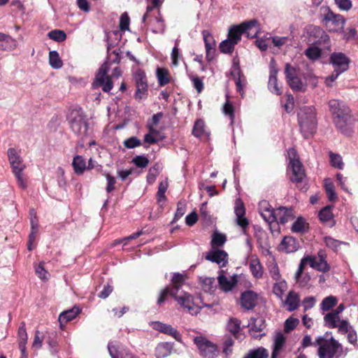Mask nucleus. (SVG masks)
<instances>
[{
    "label": "nucleus",
    "instance_id": "obj_21",
    "mask_svg": "<svg viewBox=\"0 0 358 358\" xmlns=\"http://www.w3.org/2000/svg\"><path fill=\"white\" fill-rule=\"evenodd\" d=\"M257 299V294L253 291L248 290L241 294L240 299L241 305L245 310H252L256 306Z\"/></svg>",
    "mask_w": 358,
    "mask_h": 358
},
{
    "label": "nucleus",
    "instance_id": "obj_16",
    "mask_svg": "<svg viewBox=\"0 0 358 358\" xmlns=\"http://www.w3.org/2000/svg\"><path fill=\"white\" fill-rule=\"evenodd\" d=\"M350 59L342 52H334L330 56V64L334 70L343 73L349 68Z\"/></svg>",
    "mask_w": 358,
    "mask_h": 358
},
{
    "label": "nucleus",
    "instance_id": "obj_60",
    "mask_svg": "<svg viewBox=\"0 0 358 358\" xmlns=\"http://www.w3.org/2000/svg\"><path fill=\"white\" fill-rule=\"evenodd\" d=\"M222 110L225 115L229 116L231 120V124H232L235 118L234 108L232 104L229 101H227L224 105L223 106Z\"/></svg>",
    "mask_w": 358,
    "mask_h": 358
},
{
    "label": "nucleus",
    "instance_id": "obj_24",
    "mask_svg": "<svg viewBox=\"0 0 358 358\" xmlns=\"http://www.w3.org/2000/svg\"><path fill=\"white\" fill-rule=\"evenodd\" d=\"M329 108L333 115V119L336 116L346 115L348 113H350V108L343 102H341L337 99L330 100L329 101Z\"/></svg>",
    "mask_w": 358,
    "mask_h": 358
},
{
    "label": "nucleus",
    "instance_id": "obj_38",
    "mask_svg": "<svg viewBox=\"0 0 358 358\" xmlns=\"http://www.w3.org/2000/svg\"><path fill=\"white\" fill-rule=\"evenodd\" d=\"M268 352L266 349L259 347L256 349L249 350L243 358H268Z\"/></svg>",
    "mask_w": 358,
    "mask_h": 358
},
{
    "label": "nucleus",
    "instance_id": "obj_57",
    "mask_svg": "<svg viewBox=\"0 0 358 358\" xmlns=\"http://www.w3.org/2000/svg\"><path fill=\"white\" fill-rule=\"evenodd\" d=\"M324 241L327 247L331 248L334 251H336L341 244H344V242L339 241L331 236H325Z\"/></svg>",
    "mask_w": 358,
    "mask_h": 358
},
{
    "label": "nucleus",
    "instance_id": "obj_41",
    "mask_svg": "<svg viewBox=\"0 0 358 358\" xmlns=\"http://www.w3.org/2000/svg\"><path fill=\"white\" fill-rule=\"evenodd\" d=\"M202 289L206 292H212L216 288V282L214 278L205 277L201 278Z\"/></svg>",
    "mask_w": 358,
    "mask_h": 358
},
{
    "label": "nucleus",
    "instance_id": "obj_37",
    "mask_svg": "<svg viewBox=\"0 0 358 358\" xmlns=\"http://www.w3.org/2000/svg\"><path fill=\"white\" fill-rule=\"evenodd\" d=\"M156 75L158 83L160 86H164L170 83L171 78L168 69L164 68H157Z\"/></svg>",
    "mask_w": 358,
    "mask_h": 358
},
{
    "label": "nucleus",
    "instance_id": "obj_46",
    "mask_svg": "<svg viewBox=\"0 0 358 358\" xmlns=\"http://www.w3.org/2000/svg\"><path fill=\"white\" fill-rule=\"evenodd\" d=\"M319 218L323 223L333 222V213L331 206H326L319 212Z\"/></svg>",
    "mask_w": 358,
    "mask_h": 358
},
{
    "label": "nucleus",
    "instance_id": "obj_12",
    "mask_svg": "<svg viewBox=\"0 0 358 358\" xmlns=\"http://www.w3.org/2000/svg\"><path fill=\"white\" fill-rule=\"evenodd\" d=\"M323 21L327 29L329 31L336 32L343 28L345 19L339 14H335L331 10H328L324 15Z\"/></svg>",
    "mask_w": 358,
    "mask_h": 358
},
{
    "label": "nucleus",
    "instance_id": "obj_25",
    "mask_svg": "<svg viewBox=\"0 0 358 358\" xmlns=\"http://www.w3.org/2000/svg\"><path fill=\"white\" fill-rule=\"evenodd\" d=\"M80 312L81 310L78 306H75L72 308L61 313L58 318L60 328L63 329L65 324L76 318Z\"/></svg>",
    "mask_w": 358,
    "mask_h": 358
},
{
    "label": "nucleus",
    "instance_id": "obj_14",
    "mask_svg": "<svg viewBox=\"0 0 358 358\" xmlns=\"http://www.w3.org/2000/svg\"><path fill=\"white\" fill-rule=\"evenodd\" d=\"M185 281L184 276L179 273H174L171 282H172V287H166L164 288L160 293L159 296L157 300V304L161 305L165 300L167 299V296L170 295L171 291H175L176 292H180V287L183 285Z\"/></svg>",
    "mask_w": 358,
    "mask_h": 358
},
{
    "label": "nucleus",
    "instance_id": "obj_27",
    "mask_svg": "<svg viewBox=\"0 0 358 358\" xmlns=\"http://www.w3.org/2000/svg\"><path fill=\"white\" fill-rule=\"evenodd\" d=\"M300 302L301 299L299 294L292 290L289 292L284 301V305L288 311L292 312L299 307Z\"/></svg>",
    "mask_w": 358,
    "mask_h": 358
},
{
    "label": "nucleus",
    "instance_id": "obj_49",
    "mask_svg": "<svg viewBox=\"0 0 358 358\" xmlns=\"http://www.w3.org/2000/svg\"><path fill=\"white\" fill-rule=\"evenodd\" d=\"M169 182L167 180H164L159 184L158 191L157 193V198L158 202L166 201V198L165 196V193L167 190Z\"/></svg>",
    "mask_w": 358,
    "mask_h": 358
},
{
    "label": "nucleus",
    "instance_id": "obj_19",
    "mask_svg": "<svg viewBox=\"0 0 358 358\" xmlns=\"http://www.w3.org/2000/svg\"><path fill=\"white\" fill-rule=\"evenodd\" d=\"M234 213L236 216V223L243 230H245L249 225L248 220L245 217V209L243 203L241 199H236L234 208Z\"/></svg>",
    "mask_w": 358,
    "mask_h": 358
},
{
    "label": "nucleus",
    "instance_id": "obj_20",
    "mask_svg": "<svg viewBox=\"0 0 358 358\" xmlns=\"http://www.w3.org/2000/svg\"><path fill=\"white\" fill-rule=\"evenodd\" d=\"M152 327L154 329L161 333L171 336L177 341H181V334L178 332V331L176 329H175L170 324H164L161 322H155L152 323Z\"/></svg>",
    "mask_w": 358,
    "mask_h": 358
},
{
    "label": "nucleus",
    "instance_id": "obj_33",
    "mask_svg": "<svg viewBox=\"0 0 358 358\" xmlns=\"http://www.w3.org/2000/svg\"><path fill=\"white\" fill-rule=\"evenodd\" d=\"M173 350V344L169 342L159 343L155 348L157 358H165L169 356Z\"/></svg>",
    "mask_w": 358,
    "mask_h": 358
},
{
    "label": "nucleus",
    "instance_id": "obj_54",
    "mask_svg": "<svg viewBox=\"0 0 358 358\" xmlns=\"http://www.w3.org/2000/svg\"><path fill=\"white\" fill-rule=\"evenodd\" d=\"M234 341L231 337L227 338L223 343L222 353L225 355L226 358L229 357L233 352V346Z\"/></svg>",
    "mask_w": 358,
    "mask_h": 358
},
{
    "label": "nucleus",
    "instance_id": "obj_45",
    "mask_svg": "<svg viewBox=\"0 0 358 358\" xmlns=\"http://www.w3.org/2000/svg\"><path fill=\"white\" fill-rule=\"evenodd\" d=\"M307 228L308 224L306 220L302 217H298L292 224V231L296 233H303L306 231Z\"/></svg>",
    "mask_w": 358,
    "mask_h": 358
},
{
    "label": "nucleus",
    "instance_id": "obj_31",
    "mask_svg": "<svg viewBox=\"0 0 358 358\" xmlns=\"http://www.w3.org/2000/svg\"><path fill=\"white\" fill-rule=\"evenodd\" d=\"M265 326L264 320L262 317L251 319L248 324L251 336L254 338H257L258 335L257 333H261L265 328Z\"/></svg>",
    "mask_w": 358,
    "mask_h": 358
},
{
    "label": "nucleus",
    "instance_id": "obj_23",
    "mask_svg": "<svg viewBox=\"0 0 358 358\" xmlns=\"http://www.w3.org/2000/svg\"><path fill=\"white\" fill-rule=\"evenodd\" d=\"M202 36L205 43L206 59L210 61L213 59L215 52V41L213 35L208 30H203L202 31Z\"/></svg>",
    "mask_w": 358,
    "mask_h": 358
},
{
    "label": "nucleus",
    "instance_id": "obj_42",
    "mask_svg": "<svg viewBox=\"0 0 358 358\" xmlns=\"http://www.w3.org/2000/svg\"><path fill=\"white\" fill-rule=\"evenodd\" d=\"M192 134L197 138L208 135L205 130V124L203 120H198L195 122L192 130Z\"/></svg>",
    "mask_w": 358,
    "mask_h": 358
},
{
    "label": "nucleus",
    "instance_id": "obj_11",
    "mask_svg": "<svg viewBox=\"0 0 358 358\" xmlns=\"http://www.w3.org/2000/svg\"><path fill=\"white\" fill-rule=\"evenodd\" d=\"M134 79L136 87V99H146L148 93V85L145 72L141 69H138L134 73Z\"/></svg>",
    "mask_w": 358,
    "mask_h": 358
},
{
    "label": "nucleus",
    "instance_id": "obj_17",
    "mask_svg": "<svg viewBox=\"0 0 358 358\" xmlns=\"http://www.w3.org/2000/svg\"><path fill=\"white\" fill-rule=\"evenodd\" d=\"M29 218L31 222V233L29 236L27 243V249L32 250L36 247V238L38 232V219L36 217V213L34 209L31 208L29 211Z\"/></svg>",
    "mask_w": 358,
    "mask_h": 358
},
{
    "label": "nucleus",
    "instance_id": "obj_32",
    "mask_svg": "<svg viewBox=\"0 0 358 358\" xmlns=\"http://www.w3.org/2000/svg\"><path fill=\"white\" fill-rule=\"evenodd\" d=\"M275 222L285 224L292 217V208L280 207L275 209Z\"/></svg>",
    "mask_w": 358,
    "mask_h": 358
},
{
    "label": "nucleus",
    "instance_id": "obj_40",
    "mask_svg": "<svg viewBox=\"0 0 358 358\" xmlns=\"http://www.w3.org/2000/svg\"><path fill=\"white\" fill-rule=\"evenodd\" d=\"M227 237L224 234L218 232H214L211 239V246L213 249L222 247L226 242Z\"/></svg>",
    "mask_w": 358,
    "mask_h": 358
},
{
    "label": "nucleus",
    "instance_id": "obj_43",
    "mask_svg": "<svg viewBox=\"0 0 358 358\" xmlns=\"http://www.w3.org/2000/svg\"><path fill=\"white\" fill-rule=\"evenodd\" d=\"M287 288V285L285 280H278L274 284L273 287V294L279 299H282V295Z\"/></svg>",
    "mask_w": 358,
    "mask_h": 358
},
{
    "label": "nucleus",
    "instance_id": "obj_58",
    "mask_svg": "<svg viewBox=\"0 0 358 358\" xmlns=\"http://www.w3.org/2000/svg\"><path fill=\"white\" fill-rule=\"evenodd\" d=\"M307 57L312 60H315L320 57L321 50L316 46L309 47L305 52Z\"/></svg>",
    "mask_w": 358,
    "mask_h": 358
},
{
    "label": "nucleus",
    "instance_id": "obj_10",
    "mask_svg": "<svg viewBox=\"0 0 358 358\" xmlns=\"http://www.w3.org/2000/svg\"><path fill=\"white\" fill-rule=\"evenodd\" d=\"M9 163L12 167L13 173L16 177L20 187H22V164L20 157V150H16L10 148L7 151Z\"/></svg>",
    "mask_w": 358,
    "mask_h": 358
},
{
    "label": "nucleus",
    "instance_id": "obj_44",
    "mask_svg": "<svg viewBox=\"0 0 358 358\" xmlns=\"http://www.w3.org/2000/svg\"><path fill=\"white\" fill-rule=\"evenodd\" d=\"M324 320L326 326L329 328H336L340 322V316L331 312L324 316Z\"/></svg>",
    "mask_w": 358,
    "mask_h": 358
},
{
    "label": "nucleus",
    "instance_id": "obj_22",
    "mask_svg": "<svg viewBox=\"0 0 358 358\" xmlns=\"http://www.w3.org/2000/svg\"><path fill=\"white\" fill-rule=\"evenodd\" d=\"M206 259L212 262L217 263L220 267H224L228 263V255L227 253L221 250H212L209 251Z\"/></svg>",
    "mask_w": 358,
    "mask_h": 358
},
{
    "label": "nucleus",
    "instance_id": "obj_5",
    "mask_svg": "<svg viewBox=\"0 0 358 358\" xmlns=\"http://www.w3.org/2000/svg\"><path fill=\"white\" fill-rule=\"evenodd\" d=\"M316 344L319 346L318 355L320 358H333L338 350L341 348V344L328 332L323 336L317 337Z\"/></svg>",
    "mask_w": 358,
    "mask_h": 358
},
{
    "label": "nucleus",
    "instance_id": "obj_55",
    "mask_svg": "<svg viewBox=\"0 0 358 358\" xmlns=\"http://www.w3.org/2000/svg\"><path fill=\"white\" fill-rule=\"evenodd\" d=\"M330 157V164L332 166L338 169H343L344 166V164L342 160V157L341 155L338 154H334L332 152H329Z\"/></svg>",
    "mask_w": 358,
    "mask_h": 358
},
{
    "label": "nucleus",
    "instance_id": "obj_52",
    "mask_svg": "<svg viewBox=\"0 0 358 358\" xmlns=\"http://www.w3.org/2000/svg\"><path fill=\"white\" fill-rule=\"evenodd\" d=\"M268 270L269 274L274 280L278 281L280 280V271L277 264L275 262L274 260L269 262V264H268Z\"/></svg>",
    "mask_w": 358,
    "mask_h": 358
},
{
    "label": "nucleus",
    "instance_id": "obj_56",
    "mask_svg": "<svg viewBox=\"0 0 358 358\" xmlns=\"http://www.w3.org/2000/svg\"><path fill=\"white\" fill-rule=\"evenodd\" d=\"M299 324V320L293 317H288L284 325V331L286 333H289L291 331L294 329Z\"/></svg>",
    "mask_w": 358,
    "mask_h": 358
},
{
    "label": "nucleus",
    "instance_id": "obj_9",
    "mask_svg": "<svg viewBox=\"0 0 358 358\" xmlns=\"http://www.w3.org/2000/svg\"><path fill=\"white\" fill-rule=\"evenodd\" d=\"M194 342L203 357L206 358H215L217 357L219 350L216 344L202 336L195 337Z\"/></svg>",
    "mask_w": 358,
    "mask_h": 358
},
{
    "label": "nucleus",
    "instance_id": "obj_13",
    "mask_svg": "<svg viewBox=\"0 0 358 358\" xmlns=\"http://www.w3.org/2000/svg\"><path fill=\"white\" fill-rule=\"evenodd\" d=\"M285 73L286 79L289 87L294 91L303 92L306 89V85H304L299 77L298 76L296 69L287 64L285 66Z\"/></svg>",
    "mask_w": 358,
    "mask_h": 358
},
{
    "label": "nucleus",
    "instance_id": "obj_64",
    "mask_svg": "<svg viewBox=\"0 0 358 358\" xmlns=\"http://www.w3.org/2000/svg\"><path fill=\"white\" fill-rule=\"evenodd\" d=\"M160 172V166L159 164H155L149 170L147 178L149 182H152L156 179V177Z\"/></svg>",
    "mask_w": 358,
    "mask_h": 358
},
{
    "label": "nucleus",
    "instance_id": "obj_1",
    "mask_svg": "<svg viewBox=\"0 0 358 358\" xmlns=\"http://www.w3.org/2000/svg\"><path fill=\"white\" fill-rule=\"evenodd\" d=\"M110 45L107 47L108 59L99 68L98 73L96 75L95 79L92 83L93 88H98L102 87V90L105 92H110L113 88V83L110 81V77L108 76V72L110 69V65L112 64H117L120 60L119 50H113L110 52Z\"/></svg>",
    "mask_w": 358,
    "mask_h": 358
},
{
    "label": "nucleus",
    "instance_id": "obj_48",
    "mask_svg": "<svg viewBox=\"0 0 358 358\" xmlns=\"http://www.w3.org/2000/svg\"><path fill=\"white\" fill-rule=\"evenodd\" d=\"M337 303V299L334 296L325 297L321 303V309L324 311H328Z\"/></svg>",
    "mask_w": 358,
    "mask_h": 358
},
{
    "label": "nucleus",
    "instance_id": "obj_26",
    "mask_svg": "<svg viewBox=\"0 0 358 358\" xmlns=\"http://www.w3.org/2000/svg\"><path fill=\"white\" fill-rule=\"evenodd\" d=\"M241 320L235 317H231L227 325V330L238 340H243L244 338V334L241 332Z\"/></svg>",
    "mask_w": 358,
    "mask_h": 358
},
{
    "label": "nucleus",
    "instance_id": "obj_29",
    "mask_svg": "<svg viewBox=\"0 0 358 358\" xmlns=\"http://www.w3.org/2000/svg\"><path fill=\"white\" fill-rule=\"evenodd\" d=\"M250 271L254 278L260 279L264 275V268L259 258L256 255L251 257L249 262Z\"/></svg>",
    "mask_w": 358,
    "mask_h": 358
},
{
    "label": "nucleus",
    "instance_id": "obj_62",
    "mask_svg": "<svg viewBox=\"0 0 358 358\" xmlns=\"http://www.w3.org/2000/svg\"><path fill=\"white\" fill-rule=\"evenodd\" d=\"M132 162L139 168H145L149 164L148 159L143 155L136 156L132 159Z\"/></svg>",
    "mask_w": 358,
    "mask_h": 358
},
{
    "label": "nucleus",
    "instance_id": "obj_50",
    "mask_svg": "<svg viewBox=\"0 0 358 358\" xmlns=\"http://www.w3.org/2000/svg\"><path fill=\"white\" fill-rule=\"evenodd\" d=\"M48 37L57 42H62L66 40V33L60 29H55L48 32Z\"/></svg>",
    "mask_w": 358,
    "mask_h": 358
},
{
    "label": "nucleus",
    "instance_id": "obj_59",
    "mask_svg": "<svg viewBox=\"0 0 358 358\" xmlns=\"http://www.w3.org/2000/svg\"><path fill=\"white\" fill-rule=\"evenodd\" d=\"M123 145L128 149L134 148L141 145V141L136 136H131L124 141Z\"/></svg>",
    "mask_w": 358,
    "mask_h": 358
},
{
    "label": "nucleus",
    "instance_id": "obj_30",
    "mask_svg": "<svg viewBox=\"0 0 358 358\" xmlns=\"http://www.w3.org/2000/svg\"><path fill=\"white\" fill-rule=\"evenodd\" d=\"M285 343V337L281 333H277L273 338V351L271 358H277Z\"/></svg>",
    "mask_w": 358,
    "mask_h": 358
},
{
    "label": "nucleus",
    "instance_id": "obj_36",
    "mask_svg": "<svg viewBox=\"0 0 358 358\" xmlns=\"http://www.w3.org/2000/svg\"><path fill=\"white\" fill-rule=\"evenodd\" d=\"M72 166L75 173L77 175L83 174L86 169L85 160L80 155H76L74 157L72 162Z\"/></svg>",
    "mask_w": 358,
    "mask_h": 358
},
{
    "label": "nucleus",
    "instance_id": "obj_39",
    "mask_svg": "<svg viewBox=\"0 0 358 358\" xmlns=\"http://www.w3.org/2000/svg\"><path fill=\"white\" fill-rule=\"evenodd\" d=\"M324 188L329 201H334L337 199L334 185L329 178L324 180Z\"/></svg>",
    "mask_w": 358,
    "mask_h": 358
},
{
    "label": "nucleus",
    "instance_id": "obj_18",
    "mask_svg": "<svg viewBox=\"0 0 358 358\" xmlns=\"http://www.w3.org/2000/svg\"><path fill=\"white\" fill-rule=\"evenodd\" d=\"M217 282L220 289L223 292H227L232 290V289L236 285L237 276L234 275L228 278L224 275V271L221 270L219 271Z\"/></svg>",
    "mask_w": 358,
    "mask_h": 358
},
{
    "label": "nucleus",
    "instance_id": "obj_47",
    "mask_svg": "<svg viewBox=\"0 0 358 358\" xmlns=\"http://www.w3.org/2000/svg\"><path fill=\"white\" fill-rule=\"evenodd\" d=\"M49 63L53 69H59L62 66V61L57 51H50L49 53Z\"/></svg>",
    "mask_w": 358,
    "mask_h": 358
},
{
    "label": "nucleus",
    "instance_id": "obj_3",
    "mask_svg": "<svg viewBox=\"0 0 358 358\" xmlns=\"http://www.w3.org/2000/svg\"><path fill=\"white\" fill-rule=\"evenodd\" d=\"M326 252L323 250L318 251L316 256H306L301 259L297 271L295 273L296 280L299 282V278L303 271L304 266L309 264L310 266L318 271L327 272L330 269L327 260Z\"/></svg>",
    "mask_w": 358,
    "mask_h": 358
},
{
    "label": "nucleus",
    "instance_id": "obj_8",
    "mask_svg": "<svg viewBox=\"0 0 358 358\" xmlns=\"http://www.w3.org/2000/svg\"><path fill=\"white\" fill-rule=\"evenodd\" d=\"M170 296L174 298L179 305L186 308L188 313L192 315H197L201 309V307L194 301L192 296L185 292L181 291L178 293L174 290L171 291Z\"/></svg>",
    "mask_w": 358,
    "mask_h": 358
},
{
    "label": "nucleus",
    "instance_id": "obj_51",
    "mask_svg": "<svg viewBox=\"0 0 358 358\" xmlns=\"http://www.w3.org/2000/svg\"><path fill=\"white\" fill-rule=\"evenodd\" d=\"M268 88L271 92L275 93L278 95H280L282 93L278 84L277 76H275L274 71L272 76H269Z\"/></svg>",
    "mask_w": 358,
    "mask_h": 358
},
{
    "label": "nucleus",
    "instance_id": "obj_35",
    "mask_svg": "<svg viewBox=\"0 0 358 358\" xmlns=\"http://www.w3.org/2000/svg\"><path fill=\"white\" fill-rule=\"evenodd\" d=\"M45 342L48 345V348L51 354H57L59 350L57 334L55 332L48 333L45 338Z\"/></svg>",
    "mask_w": 358,
    "mask_h": 358
},
{
    "label": "nucleus",
    "instance_id": "obj_63",
    "mask_svg": "<svg viewBox=\"0 0 358 358\" xmlns=\"http://www.w3.org/2000/svg\"><path fill=\"white\" fill-rule=\"evenodd\" d=\"M262 218L268 224L275 222V209L271 208L261 215Z\"/></svg>",
    "mask_w": 358,
    "mask_h": 358
},
{
    "label": "nucleus",
    "instance_id": "obj_28",
    "mask_svg": "<svg viewBox=\"0 0 358 358\" xmlns=\"http://www.w3.org/2000/svg\"><path fill=\"white\" fill-rule=\"evenodd\" d=\"M280 250L287 253L294 252L299 248V242L292 236H285L280 244Z\"/></svg>",
    "mask_w": 358,
    "mask_h": 358
},
{
    "label": "nucleus",
    "instance_id": "obj_2",
    "mask_svg": "<svg viewBox=\"0 0 358 358\" xmlns=\"http://www.w3.org/2000/svg\"><path fill=\"white\" fill-rule=\"evenodd\" d=\"M298 120L301 132L306 138H309L315 132L317 120L313 107H301L298 112Z\"/></svg>",
    "mask_w": 358,
    "mask_h": 358
},
{
    "label": "nucleus",
    "instance_id": "obj_6",
    "mask_svg": "<svg viewBox=\"0 0 358 358\" xmlns=\"http://www.w3.org/2000/svg\"><path fill=\"white\" fill-rule=\"evenodd\" d=\"M69 122L71 131L78 136L83 138L87 135L89 123L84 112L80 108L71 111Z\"/></svg>",
    "mask_w": 358,
    "mask_h": 358
},
{
    "label": "nucleus",
    "instance_id": "obj_34",
    "mask_svg": "<svg viewBox=\"0 0 358 358\" xmlns=\"http://www.w3.org/2000/svg\"><path fill=\"white\" fill-rule=\"evenodd\" d=\"M16 45L15 41L9 35L0 32V50H11Z\"/></svg>",
    "mask_w": 358,
    "mask_h": 358
},
{
    "label": "nucleus",
    "instance_id": "obj_53",
    "mask_svg": "<svg viewBox=\"0 0 358 358\" xmlns=\"http://www.w3.org/2000/svg\"><path fill=\"white\" fill-rule=\"evenodd\" d=\"M235 45L234 42L227 38L220 43L219 48L222 52L231 54L234 51Z\"/></svg>",
    "mask_w": 358,
    "mask_h": 358
},
{
    "label": "nucleus",
    "instance_id": "obj_61",
    "mask_svg": "<svg viewBox=\"0 0 358 358\" xmlns=\"http://www.w3.org/2000/svg\"><path fill=\"white\" fill-rule=\"evenodd\" d=\"M35 272L37 276L43 280H46L50 277L49 273L44 268L43 262L36 266Z\"/></svg>",
    "mask_w": 358,
    "mask_h": 358
},
{
    "label": "nucleus",
    "instance_id": "obj_4",
    "mask_svg": "<svg viewBox=\"0 0 358 358\" xmlns=\"http://www.w3.org/2000/svg\"><path fill=\"white\" fill-rule=\"evenodd\" d=\"M259 27L256 20L245 22L238 26L231 27L228 33L227 38L236 45L241 40L243 34H246L248 38H255L258 34Z\"/></svg>",
    "mask_w": 358,
    "mask_h": 358
},
{
    "label": "nucleus",
    "instance_id": "obj_7",
    "mask_svg": "<svg viewBox=\"0 0 358 358\" xmlns=\"http://www.w3.org/2000/svg\"><path fill=\"white\" fill-rule=\"evenodd\" d=\"M287 155L289 159V168L292 173L290 179L296 183L301 182L306 177V173L296 150L294 148L289 149Z\"/></svg>",
    "mask_w": 358,
    "mask_h": 358
},
{
    "label": "nucleus",
    "instance_id": "obj_15",
    "mask_svg": "<svg viewBox=\"0 0 358 358\" xmlns=\"http://www.w3.org/2000/svg\"><path fill=\"white\" fill-rule=\"evenodd\" d=\"M334 122L337 129L343 134L345 136H350L352 134L353 130L350 113H348L346 115L336 116L334 119Z\"/></svg>",
    "mask_w": 358,
    "mask_h": 358
}]
</instances>
